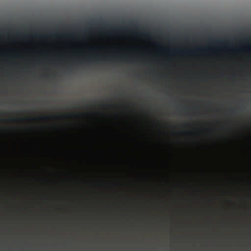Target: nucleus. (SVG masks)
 <instances>
[{"label": "nucleus", "mask_w": 251, "mask_h": 251, "mask_svg": "<svg viewBox=\"0 0 251 251\" xmlns=\"http://www.w3.org/2000/svg\"><path fill=\"white\" fill-rule=\"evenodd\" d=\"M8 120L9 121H15V119H9Z\"/></svg>", "instance_id": "obj_7"}, {"label": "nucleus", "mask_w": 251, "mask_h": 251, "mask_svg": "<svg viewBox=\"0 0 251 251\" xmlns=\"http://www.w3.org/2000/svg\"><path fill=\"white\" fill-rule=\"evenodd\" d=\"M186 38H188V36H186Z\"/></svg>", "instance_id": "obj_12"}, {"label": "nucleus", "mask_w": 251, "mask_h": 251, "mask_svg": "<svg viewBox=\"0 0 251 251\" xmlns=\"http://www.w3.org/2000/svg\"><path fill=\"white\" fill-rule=\"evenodd\" d=\"M234 110H233V109H232V110H231V112L232 113H234Z\"/></svg>", "instance_id": "obj_8"}, {"label": "nucleus", "mask_w": 251, "mask_h": 251, "mask_svg": "<svg viewBox=\"0 0 251 251\" xmlns=\"http://www.w3.org/2000/svg\"><path fill=\"white\" fill-rule=\"evenodd\" d=\"M110 60V58L108 56H101L99 57H95L92 58H88L87 59L88 61H91L93 62H97L100 60L102 61H109Z\"/></svg>", "instance_id": "obj_2"}, {"label": "nucleus", "mask_w": 251, "mask_h": 251, "mask_svg": "<svg viewBox=\"0 0 251 251\" xmlns=\"http://www.w3.org/2000/svg\"><path fill=\"white\" fill-rule=\"evenodd\" d=\"M60 116H58V115H56L55 116H54V117H51V118H59Z\"/></svg>", "instance_id": "obj_6"}, {"label": "nucleus", "mask_w": 251, "mask_h": 251, "mask_svg": "<svg viewBox=\"0 0 251 251\" xmlns=\"http://www.w3.org/2000/svg\"><path fill=\"white\" fill-rule=\"evenodd\" d=\"M79 115H80V114L75 113V114H71L64 115V117H68V116L76 117V116H78Z\"/></svg>", "instance_id": "obj_4"}, {"label": "nucleus", "mask_w": 251, "mask_h": 251, "mask_svg": "<svg viewBox=\"0 0 251 251\" xmlns=\"http://www.w3.org/2000/svg\"><path fill=\"white\" fill-rule=\"evenodd\" d=\"M50 118H51L50 117H49V116H43L37 117H36V119L46 120L49 119ZM35 119V118H28L24 119H19L18 120H20V121H22V120H34Z\"/></svg>", "instance_id": "obj_3"}, {"label": "nucleus", "mask_w": 251, "mask_h": 251, "mask_svg": "<svg viewBox=\"0 0 251 251\" xmlns=\"http://www.w3.org/2000/svg\"><path fill=\"white\" fill-rule=\"evenodd\" d=\"M197 50V51H204L205 50H203V49H198Z\"/></svg>", "instance_id": "obj_5"}, {"label": "nucleus", "mask_w": 251, "mask_h": 251, "mask_svg": "<svg viewBox=\"0 0 251 251\" xmlns=\"http://www.w3.org/2000/svg\"><path fill=\"white\" fill-rule=\"evenodd\" d=\"M92 49H95H95H97V48H92Z\"/></svg>", "instance_id": "obj_10"}, {"label": "nucleus", "mask_w": 251, "mask_h": 251, "mask_svg": "<svg viewBox=\"0 0 251 251\" xmlns=\"http://www.w3.org/2000/svg\"><path fill=\"white\" fill-rule=\"evenodd\" d=\"M5 120H6L5 119H0V121H4Z\"/></svg>", "instance_id": "obj_9"}, {"label": "nucleus", "mask_w": 251, "mask_h": 251, "mask_svg": "<svg viewBox=\"0 0 251 251\" xmlns=\"http://www.w3.org/2000/svg\"><path fill=\"white\" fill-rule=\"evenodd\" d=\"M173 52L175 53L179 54H185V55H190L195 52L194 50H176L173 51Z\"/></svg>", "instance_id": "obj_1"}, {"label": "nucleus", "mask_w": 251, "mask_h": 251, "mask_svg": "<svg viewBox=\"0 0 251 251\" xmlns=\"http://www.w3.org/2000/svg\"><path fill=\"white\" fill-rule=\"evenodd\" d=\"M113 28H117V27L116 26H114Z\"/></svg>", "instance_id": "obj_11"}]
</instances>
